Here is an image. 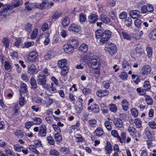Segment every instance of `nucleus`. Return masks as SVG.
Wrapping results in <instances>:
<instances>
[{
	"mask_svg": "<svg viewBox=\"0 0 156 156\" xmlns=\"http://www.w3.org/2000/svg\"><path fill=\"white\" fill-rule=\"evenodd\" d=\"M2 42L5 48H9L10 43L9 40L7 37H5L4 38L2 41Z\"/></svg>",
	"mask_w": 156,
	"mask_h": 156,
	"instance_id": "28",
	"label": "nucleus"
},
{
	"mask_svg": "<svg viewBox=\"0 0 156 156\" xmlns=\"http://www.w3.org/2000/svg\"><path fill=\"white\" fill-rule=\"evenodd\" d=\"M122 105L123 110L125 111L127 110L129 107V103L126 99H124L122 100Z\"/></svg>",
	"mask_w": 156,
	"mask_h": 156,
	"instance_id": "22",
	"label": "nucleus"
},
{
	"mask_svg": "<svg viewBox=\"0 0 156 156\" xmlns=\"http://www.w3.org/2000/svg\"><path fill=\"white\" fill-rule=\"evenodd\" d=\"M147 12H152L154 11V7L151 4H148L146 5Z\"/></svg>",
	"mask_w": 156,
	"mask_h": 156,
	"instance_id": "62",
	"label": "nucleus"
},
{
	"mask_svg": "<svg viewBox=\"0 0 156 156\" xmlns=\"http://www.w3.org/2000/svg\"><path fill=\"white\" fill-rule=\"evenodd\" d=\"M136 51L137 54L139 56H140L144 53V50L142 49L141 46H137L136 48Z\"/></svg>",
	"mask_w": 156,
	"mask_h": 156,
	"instance_id": "31",
	"label": "nucleus"
},
{
	"mask_svg": "<svg viewBox=\"0 0 156 156\" xmlns=\"http://www.w3.org/2000/svg\"><path fill=\"white\" fill-rule=\"evenodd\" d=\"M97 121L95 119H91L88 121V123L90 126L93 127L96 126Z\"/></svg>",
	"mask_w": 156,
	"mask_h": 156,
	"instance_id": "37",
	"label": "nucleus"
},
{
	"mask_svg": "<svg viewBox=\"0 0 156 156\" xmlns=\"http://www.w3.org/2000/svg\"><path fill=\"white\" fill-rule=\"evenodd\" d=\"M134 122L137 128H140L142 127L141 121L139 119H136L134 120Z\"/></svg>",
	"mask_w": 156,
	"mask_h": 156,
	"instance_id": "44",
	"label": "nucleus"
},
{
	"mask_svg": "<svg viewBox=\"0 0 156 156\" xmlns=\"http://www.w3.org/2000/svg\"><path fill=\"white\" fill-rule=\"evenodd\" d=\"M112 32L109 30H105L102 32L101 30L95 32V36L97 39L100 38V43L102 45L107 42L111 37Z\"/></svg>",
	"mask_w": 156,
	"mask_h": 156,
	"instance_id": "1",
	"label": "nucleus"
},
{
	"mask_svg": "<svg viewBox=\"0 0 156 156\" xmlns=\"http://www.w3.org/2000/svg\"><path fill=\"white\" fill-rule=\"evenodd\" d=\"M22 42L21 40L17 39L15 41L14 45L17 47L20 48V46H22Z\"/></svg>",
	"mask_w": 156,
	"mask_h": 156,
	"instance_id": "48",
	"label": "nucleus"
},
{
	"mask_svg": "<svg viewBox=\"0 0 156 156\" xmlns=\"http://www.w3.org/2000/svg\"><path fill=\"white\" fill-rule=\"evenodd\" d=\"M105 51L110 55H112L117 52V47L114 44L109 42L105 45Z\"/></svg>",
	"mask_w": 156,
	"mask_h": 156,
	"instance_id": "3",
	"label": "nucleus"
},
{
	"mask_svg": "<svg viewBox=\"0 0 156 156\" xmlns=\"http://www.w3.org/2000/svg\"><path fill=\"white\" fill-rule=\"evenodd\" d=\"M48 24L47 23H44L42 25L41 30L43 31H44L48 30Z\"/></svg>",
	"mask_w": 156,
	"mask_h": 156,
	"instance_id": "63",
	"label": "nucleus"
},
{
	"mask_svg": "<svg viewBox=\"0 0 156 156\" xmlns=\"http://www.w3.org/2000/svg\"><path fill=\"white\" fill-rule=\"evenodd\" d=\"M122 67L125 70H127L131 68L130 63L126 60H124L122 63Z\"/></svg>",
	"mask_w": 156,
	"mask_h": 156,
	"instance_id": "21",
	"label": "nucleus"
},
{
	"mask_svg": "<svg viewBox=\"0 0 156 156\" xmlns=\"http://www.w3.org/2000/svg\"><path fill=\"white\" fill-rule=\"evenodd\" d=\"M67 64V61L66 59H62L58 61V66L62 70L61 74L63 77L65 76L68 72V68L66 66Z\"/></svg>",
	"mask_w": 156,
	"mask_h": 156,
	"instance_id": "2",
	"label": "nucleus"
},
{
	"mask_svg": "<svg viewBox=\"0 0 156 156\" xmlns=\"http://www.w3.org/2000/svg\"><path fill=\"white\" fill-rule=\"evenodd\" d=\"M81 29L80 26H77L74 24H71L69 28L70 31H72L76 32H79Z\"/></svg>",
	"mask_w": 156,
	"mask_h": 156,
	"instance_id": "16",
	"label": "nucleus"
},
{
	"mask_svg": "<svg viewBox=\"0 0 156 156\" xmlns=\"http://www.w3.org/2000/svg\"><path fill=\"white\" fill-rule=\"evenodd\" d=\"M47 131L46 127L44 125H42L39 129L38 136L42 137L46 136Z\"/></svg>",
	"mask_w": 156,
	"mask_h": 156,
	"instance_id": "7",
	"label": "nucleus"
},
{
	"mask_svg": "<svg viewBox=\"0 0 156 156\" xmlns=\"http://www.w3.org/2000/svg\"><path fill=\"white\" fill-rule=\"evenodd\" d=\"M33 121L34 125H39L42 122L41 119L39 117H34L32 119Z\"/></svg>",
	"mask_w": 156,
	"mask_h": 156,
	"instance_id": "35",
	"label": "nucleus"
},
{
	"mask_svg": "<svg viewBox=\"0 0 156 156\" xmlns=\"http://www.w3.org/2000/svg\"><path fill=\"white\" fill-rule=\"evenodd\" d=\"M61 151L64 154H69L70 152L69 148L65 147H62L61 148Z\"/></svg>",
	"mask_w": 156,
	"mask_h": 156,
	"instance_id": "60",
	"label": "nucleus"
},
{
	"mask_svg": "<svg viewBox=\"0 0 156 156\" xmlns=\"http://www.w3.org/2000/svg\"><path fill=\"white\" fill-rule=\"evenodd\" d=\"M36 69L34 65H31L29 67L28 72L30 74H35L36 73Z\"/></svg>",
	"mask_w": 156,
	"mask_h": 156,
	"instance_id": "41",
	"label": "nucleus"
},
{
	"mask_svg": "<svg viewBox=\"0 0 156 156\" xmlns=\"http://www.w3.org/2000/svg\"><path fill=\"white\" fill-rule=\"evenodd\" d=\"M15 134L19 138H22L24 136L23 133L20 130L16 131L15 133Z\"/></svg>",
	"mask_w": 156,
	"mask_h": 156,
	"instance_id": "57",
	"label": "nucleus"
},
{
	"mask_svg": "<svg viewBox=\"0 0 156 156\" xmlns=\"http://www.w3.org/2000/svg\"><path fill=\"white\" fill-rule=\"evenodd\" d=\"M50 154L51 155L55 156H59V152L55 149H51L50 152Z\"/></svg>",
	"mask_w": 156,
	"mask_h": 156,
	"instance_id": "53",
	"label": "nucleus"
},
{
	"mask_svg": "<svg viewBox=\"0 0 156 156\" xmlns=\"http://www.w3.org/2000/svg\"><path fill=\"white\" fill-rule=\"evenodd\" d=\"M106 154H110L112 151V146L111 143L109 142H107L105 147Z\"/></svg>",
	"mask_w": 156,
	"mask_h": 156,
	"instance_id": "14",
	"label": "nucleus"
},
{
	"mask_svg": "<svg viewBox=\"0 0 156 156\" xmlns=\"http://www.w3.org/2000/svg\"><path fill=\"white\" fill-rule=\"evenodd\" d=\"M109 109L111 112L116 113L117 110V108L115 104H111L109 105Z\"/></svg>",
	"mask_w": 156,
	"mask_h": 156,
	"instance_id": "36",
	"label": "nucleus"
},
{
	"mask_svg": "<svg viewBox=\"0 0 156 156\" xmlns=\"http://www.w3.org/2000/svg\"><path fill=\"white\" fill-rule=\"evenodd\" d=\"M54 138L56 141L60 142L62 140V136L58 133H56L55 134Z\"/></svg>",
	"mask_w": 156,
	"mask_h": 156,
	"instance_id": "52",
	"label": "nucleus"
},
{
	"mask_svg": "<svg viewBox=\"0 0 156 156\" xmlns=\"http://www.w3.org/2000/svg\"><path fill=\"white\" fill-rule=\"evenodd\" d=\"M126 138V133L124 132H122L121 134V137L119 136L118 137V139L119 140L120 142L121 143H125V140Z\"/></svg>",
	"mask_w": 156,
	"mask_h": 156,
	"instance_id": "27",
	"label": "nucleus"
},
{
	"mask_svg": "<svg viewBox=\"0 0 156 156\" xmlns=\"http://www.w3.org/2000/svg\"><path fill=\"white\" fill-rule=\"evenodd\" d=\"M22 0H14L13 5L14 7H16L22 5Z\"/></svg>",
	"mask_w": 156,
	"mask_h": 156,
	"instance_id": "39",
	"label": "nucleus"
},
{
	"mask_svg": "<svg viewBox=\"0 0 156 156\" xmlns=\"http://www.w3.org/2000/svg\"><path fill=\"white\" fill-rule=\"evenodd\" d=\"M148 125L151 128L153 129H156V123L154 121H150L148 123Z\"/></svg>",
	"mask_w": 156,
	"mask_h": 156,
	"instance_id": "61",
	"label": "nucleus"
},
{
	"mask_svg": "<svg viewBox=\"0 0 156 156\" xmlns=\"http://www.w3.org/2000/svg\"><path fill=\"white\" fill-rule=\"evenodd\" d=\"M70 20L68 17H65L62 20V24L64 27L68 26L70 23Z\"/></svg>",
	"mask_w": 156,
	"mask_h": 156,
	"instance_id": "34",
	"label": "nucleus"
},
{
	"mask_svg": "<svg viewBox=\"0 0 156 156\" xmlns=\"http://www.w3.org/2000/svg\"><path fill=\"white\" fill-rule=\"evenodd\" d=\"M11 6L9 4L4 5L0 12V18L6 17L8 15V11L10 9Z\"/></svg>",
	"mask_w": 156,
	"mask_h": 156,
	"instance_id": "5",
	"label": "nucleus"
},
{
	"mask_svg": "<svg viewBox=\"0 0 156 156\" xmlns=\"http://www.w3.org/2000/svg\"><path fill=\"white\" fill-rule=\"evenodd\" d=\"M98 16L95 14H92L88 17V20L90 23H95L98 19Z\"/></svg>",
	"mask_w": 156,
	"mask_h": 156,
	"instance_id": "15",
	"label": "nucleus"
},
{
	"mask_svg": "<svg viewBox=\"0 0 156 156\" xmlns=\"http://www.w3.org/2000/svg\"><path fill=\"white\" fill-rule=\"evenodd\" d=\"M5 152L7 156H15V153L9 148L5 150Z\"/></svg>",
	"mask_w": 156,
	"mask_h": 156,
	"instance_id": "42",
	"label": "nucleus"
},
{
	"mask_svg": "<svg viewBox=\"0 0 156 156\" xmlns=\"http://www.w3.org/2000/svg\"><path fill=\"white\" fill-rule=\"evenodd\" d=\"M101 110L104 114H107L108 113V110L107 106L104 103L101 104Z\"/></svg>",
	"mask_w": 156,
	"mask_h": 156,
	"instance_id": "46",
	"label": "nucleus"
},
{
	"mask_svg": "<svg viewBox=\"0 0 156 156\" xmlns=\"http://www.w3.org/2000/svg\"><path fill=\"white\" fill-rule=\"evenodd\" d=\"M29 149L32 151L34 152L36 154H38L39 152L37 150L35 146L30 145L29 147Z\"/></svg>",
	"mask_w": 156,
	"mask_h": 156,
	"instance_id": "54",
	"label": "nucleus"
},
{
	"mask_svg": "<svg viewBox=\"0 0 156 156\" xmlns=\"http://www.w3.org/2000/svg\"><path fill=\"white\" fill-rule=\"evenodd\" d=\"M146 51L147 53V56L148 58L151 57L152 55V49L151 47H148L146 48Z\"/></svg>",
	"mask_w": 156,
	"mask_h": 156,
	"instance_id": "56",
	"label": "nucleus"
},
{
	"mask_svg": "<svg viewBox=\"0 0 156 156\" xmlns=\"http://www.w3.org/2000/svg\"><path fill=\"white\" fill-rule=\"evenodd\" d=\"M109 15L110 17L112 20H115L116 19L117 16L114 11H111L109 12Z\"/></svg>",
	"mask_w": 156,
	"mask_h": 156,
	"instance_id": "50",
	"label": "nucleus"
},
{
	"mask_svg": "<svg viewBox=\"0 0 156 156\" xmlns=\"http://www.w3.org/2000/svg\"><path fill=\"white\" fill-rule=\"evenodd\" d=\"M128 130L131 136H133L136 135V129L133 127L129 126Z\"/></svg>",
	"mask_w": 156,
	"mask_h": 156,
	"instance_id": "29",
	"label": "nucleus"
},
{
	"mask_svg": "<svg viewBox=\"0 0 156 156\" xmlns=\"http://www.w3.org/2000/svg\"><path fill=\"white\" fill-rule=\"evenodd\" d=\"M144 95H145V99L147 104L149 105H152L153 103L151 97L149 95H147L146 94H145Z\"/></svg>",
	"mask_w": 156,
	"mask_h": 156,
	"instance_id": "25",
	"label": "nucleus"
},
{
	"mask_svg": "<svg viewBox=\"0 0 156 156\" xmlns=\"http://www.w3.org/2000/svg\"><path fill=\"white\" fill-rule=\"evenodd\" d=\"M122 36L124 39L127 40H130L131 39V35L128 33L124 31L122 32Z\"/></svg>",
	"mask_w": 156,
	"mask_h": 156,
	"instance_id": "32",
	"label": "nucleus"
},
{
	"mask_svg": "<svg viewBox=\"0 0 156 156\" xmlns=\"http://www.w3.org/2000/svg\"><path fill=\"white\" fill-rule=\"evenodd\" d=\"M68 43L74 49L77 48L79 44L77 40L73 38L70 39Z\"/></svg>",
	"mask_w": 156,
	"mask_h": 156,
	"instance_id": "13",
	"label": "nucleus"
},
{
	"mask_svg": "<svg viewBox=\"0 0 156 156\" xmlns=\"http://www.w3.org/2000/svg\"><path fill=\"white\" fill-rule=\"evenodd\" d=\"M47 140L48 141V143L50 145H54L55 144V142L52 136H50L47 137Z\"/></svg>",
	"mask_w": 156,
	"mask_h": 156,
	"instance_id": "51",
	"label": "nucleus"
},
{
	"mask_svg": "<svg viewBox=\"0 0 156 156\" xmlns=\"http://www.w3.org/2000/svg\"><path fill=\"white\" fill-rule=\"evenodd\" d=\"M13 147L15 150L18 152L21 151L22 149L24 148V147L19 144L15 145Z\"/></svg>",
	"mask_w": 156,
	"mask_h": 156,
	"instance_id": "45",
	"label": "nucleus"
},
{
	"mask_svg": "<svg viewBox=\"0 0 156 156\" xmlns=\"http://www.w3.org/2000/svg\"><path fill=\"white\" fill-rule=\"evenodd\" d=\"M144 89L145 90H148L151 88V85L149 82L148 81L145 82L144 85Z\"/></svg>",
	"mask_w": 156,
	"mask_h": 156,
	"instance_id": "55",
	"label": "nucleus"
},
{
	"mask_svg": "<svg viewBox=\"0 0 156 156\" xmlns=\"http://www.w3.org/2000/svg\"><path fill=\"white\" fill-rule=\"evenodd\" d=\"M88 49L87 45L85 43L82 44L79 48V50L80 52H85Z\"/></svg>",
	"mask_w": 156,
	"mask_h": 156,
	"instance_id": "24",
	"label": "nucleus"
},
{
	"mask_svg": "<svg viewBox=\"0 0 156 156\" xmlns=\"http://www.w3.org/2000/svg\"><path fill=\"white\" fill-rule=\"evenodd\" d=\"M62 12H59L58 10L55 11L51 16V20H56L59 17L62 16Z\"/></svg>",
	"mask_w": 156,
	"mask_h": 156,
	"instance_id": "19",
	"label": "nucleus"
},
{
	"mask_svg": "<svg viewBox=\"0 0 156 156\" xmlns=\"http://www.w3.org/2000/svg\"><path fill=\"white\" fill-rule=\"evenodd\" d=\"M92 111L94 113H98L99 111V108L98 105L95 104L94 105H92Z\"/></svg>",
	"mask_w": 156,
	"mask_h": 156,
	"instance_id": "43",
	"label": "nucleus"
},
{
	"mask_svg": "<svg viewBox=\"0 0 156 156\" xmlns=\"http://www.w3.org/2000/svg\"><path fill=\"white\" fill-rule=\"evenodd\" d=\"M20 96L21 97L19 99V103L21 107H22L25 104L26 101L24 100V97L22 95Z\"/></svg>",
	"mask_w": 156,
	"mask_h": 156,
	"instance_id": "58",
	"label": "nucleus"
},
{
	"mask_svg": "<svg viewBox=\"0 0 156 156\" xmlns=\"http://www.w3.org/2000/svg\"><path fill=\"white\" fill-rule=\"evenodd\" d=\"M20 107L17 104L15 105L13 108V114L14 115H17L20 112Z\"/></svg>",
	"mask_w": 156,
	"mask_h": 156,
	"instance_id": "26",
	"label": "nucleus"
},
{
	"mask_svg": "<svg viewBox=\"0 0 156 156\" xmlns=\"http://www.w3.org/2000/svg\"><path fill=\"white\" fill-rule=\"evenodd\" d=\"M38 56L37 51L36 50H33L29 53L27 59L29 62H34L37 60V57Z\"/></svg>",
	"mask_w": 156,
	"mask_h": 156,
	"instance_id": "6",
	"label": "nucleus"
},
{
	"mask_svg": "<svg viewBox=\"0 0 156 156\" xmlns=\"http://www.w3.org/2000/svg\"><path fill=\"white\" fill-rule=\"evenodd\" d=\"M4 67L5 70H8L9 71H10L12 69V68L10 63L6 61L5 62Z\"/></svg>",
	"mask_w": 156,
	"mask_h": 156,
	"instance_id": "38",
	"label": "nucleus"
},
{
	"mask_svg": "<svg viewBox=\"0 0 156 156\" xmlns=\"http://www.w3.org/2000/svg\"><path fill=\"white\" fill-rule=\"evenodd\" d=\"M131 114L134 117H137L138 115V112L136 108H132L131 110Z\"/></svg>",
	"mask_w": 156,
	"mask_h": 156,
	"instance_id": "64",
	"label": "nucleus"
},
{
	"mask_svg": "<svg viewBox=\"0 0 156 156\" xmlns=\"http://www.w3.org/2000/svg\"><path fill=\"white\" fill-rule=\"evenodd\" d=\"M151 71V69L150 66L149 65H145L142 68V74L147 75L150 73Z\"/></svg>",
	"mask_w": 156,
	"mask_h": 156,
	"instance_id": "20",
	"label": "nucleus"
},
{
	"mask_svg": "<svg viewBox=\"0 0 156 156\" xmlns=\"http://www.w3.org/2000/svg\"><path fill=\"white\" fill-rule=\"evenodd\" d=\"M30 84L32 89H35L37 87V84L36 81L34 80V79H31Z\"/></svg>",
	"mask_w": 156,
	"mask_h": 156,
	"instance_id": "47",
	"label": "nucleus"
},
{
	"mask_svg": "<svg viewBox=\"0 0 156 156\" xmlns=\"http://www.w3.org/2000/svg\"><path fill=\"white\" fill-rule=\"evenodd\" d=\"M140 11L138 10H132L129 12V14L131 17L135 19L140 18L141 15L140 14Z\"/></svg>",
	"mask_w": 156,
	"mask_h": 156,
	"instance_id": "8",
	"label": "nucleus"
},
{
	"mask_svg": "<svg viewBox=\"0 0 156 156\" xmlns=\"http://www.w3.org/2000/svg\"><path fill=\"white\" fill-rule=\"evenodd\" d=\"M63 48L65 52L67 53H73L74 49L72 46L69 44V43L68 42L67 44H66L63 46Z\"/></svg>",
	"mask_w": 156,
	"mask_h": 156,
	"instance_id": "11",
	"label": "nucleus"
},
{
	"mask_svg": "<svg viewBox=\"0 0 156 156\" xmlns=\"http://www.w3.org/2000/svg\"><path fill=\"white\" fill-rule=\"evenodd\" d=\"M38 34V29L36 28L34 29L32 33L30 36L31 39H34L37 37Z\"/></svg>",
	"mask_w": 156,
	"mask_h": 156,
	"instance_id": "49",
	"label": "nucleus"
},
{
	"mask_svg": "<svg viewBox=\"0 0 156 156\" xmlns=\"http://www.w3.org/2000/svg\"><path fill=\"white\" fill-rule=\"evenodd\" d=\"M109 93V91L106 90H99L96 92V95L99 97L106 96L108 95Z\"/></svg>",
	"mask_w": 156,
	"mask_h": 156,
	"instance_id": "12",
	"label": "nucleus"
},
{
	"mask_svg": "<svg viewBox=\"0 0 156 156\" xmlns=\"http://www.w3.org/2000/svg\"><path fill=\"white\" fill-rule=\"evenodd\" d=\"M90 61L91 62V67H92L96 66L93 69H99L101 68V64L100 59L96 55H93L90 58Z\"/></svg>",
	"mask_w": 156,
	"mask_h": 156,
	"instance_id": "4",
	"label": "nucleus"
},
{
	"mask_svg": "<svg viewBox=\"0 0 156 156\" xmlns=\"http://www.w3.org/2000/svg\"><path fill=\"white\" fill-rule=\"evenodd\" d=\"M113 122L115 127L117 128H121L123 125L122 120L119 118L114 119Z\"/></svg>",
	"mask_w": 156,
	"mask_h": 156,
	"instance_id": "10",
	"label": "nucleus"
},
{
	"mask_svg": "<svg viewBox=\"0 0 156 156\" xmlns=\"http://www.w3.org/2000/svg\"><path fill=\"white\" fill-rule=\"evenodd\" d=\"M112 122H110L108 121H106L104 123L105 127L108 131H111L112 129Z\"/></svg>",
	"mask_w": 156,
	"mask_h": 156,
	"instance_id": "30",
	"label": "nucleus"
},
{
	"mask_svg": "<svg viewBox=\"0 0 156 156\" xmlns=\"http://www.w3.org/2000/svg\"><path fill=\"white\" fill-rule=\"evenodd\" d=\"M95 135L98 137L102 136L104 134V132L102 128L98 127L94 131Z\"/></svg>",
	"mask_w": 156,
	"mask_h": 156,
	"instance_id": "17",
	"label": "nucleus"
},
{
	"mask_svg": "<svg viewBox=\"0 0 156 156\" xmlns=\"http://www.w3.org/2000/svg\"><path fill=\"white\" fill-rule=\"evenodd\" d=\"M100 19L104 23L108 24L111 23V19L106 16L104 15H101Z\"/></svg>",
	"mask_w": 156,
	"mask_h": 156,
	"instance_id": "18",
	"label": "nucleus"
},
{
	"mask_svg": "<svg viewBox=\"0 0 156 156\" xmlns=\"http://www.w3.org/2000/svg\"><path fill=\"white\" fill-rule=\"evenodd\" d=\"M50 75L49 70L47 68H45L42 72H40L37 76L38 77H43L45 78L48 77Z\"/></svg>",
	"mask_w": 156,
	"mask_h": 156,
	"instance_id": "9",
	"label": "nucleus"
},
{
	"mask_svg": "<svg viewBox=\"0 0 156 156\" xmlns=\"http://www.w3.org/2000/svg\"><path fill=\"white\" fill-rule=\"evenodd\" d=\"M149 37L151 39L153 40L156 39V28L151 31L149 34Z\"/></svg>",
	"mask_w": 156,
	"mask_h": 156,
	"instance_id": "33",
	"label": "nucleus"
},
{
	"mask_svg": "<svg viewBox=\"0 0 156 156\" xmlns=\"http://www.w3.org/2000/svg\"><path fill=\"white\" fill-rule=\"evenodd\" d=\"M32 25L30 23H27L25 26V29L27 32H30L31 31Z\"/></svg>",
	"mask_w": 156,
	"mask_h": 156,
	"instance_id": "59",
	"label": "nucleus"
},
{
	"mask_svg": "<svg viewBox=\"0 0 156 156\" xmlns=\"http://www.w3.org/2000/svg\"><path fill=\"white\" fill-rule=\"evenodd\" d=\"M27 91L26 85L24 83H22L20 85V96H22V93H26Z\"/></svg>",
	"mask_w": 156,
	"mask_h": 156,
	"instance_id": "23",
	"label": "nucleus"
},
{
	"mask_svg": "<svg viewBox=\"0 0 156 156\" xmlns=\"http://www.w3.org/2000/svg\"><path fill=\"white\" fill-rule=\"evenodd\" d=\"M125 25L128 27H130L131 25L132 22V19L130 17L126 18L124 21Z\"/></svg>",
	"mask_w": 156,
	"mask_h": 156,
	"instance_id": "40",
	"label": "nucleus"
}]
</instances>
